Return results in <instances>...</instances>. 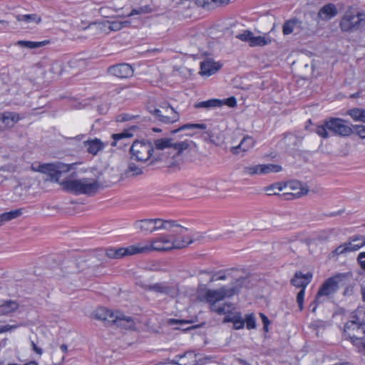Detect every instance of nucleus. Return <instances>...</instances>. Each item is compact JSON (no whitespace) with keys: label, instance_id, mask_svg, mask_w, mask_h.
<instances>
[{"label":"nucleus","instance_id":"a18cd8bd","mask_svg":"<svg viewBox=\"0 0 365 365\" xmlns=\"http://www.w3.org/2000/svg\"><path fill=\"white\" fill-rule=\"evenodd\" d=\"M229 0H196L197 5L202 7H206L207 5L214 3L216 5H221L227 4Z\"/></svg>","mask_w":365,"mask_h":365},{"label":"nucleus","instance_id":"6e6552de","mask_svg":"<svg viewBox=\"0 0 365 365\" xmlns=\"http://www.w3.org/2000/svg\"><path fill=\"white\" fill-rule=\"evenodd\" d=\"M190 144H194V143L187 140L173 143V139L171 138L155 139L153 143L154 148L157 150H163L165 148H173L176 150L173 157L179 156L184 150H187L190 146Z\"/></svg>","mask_w":365,"mask_h":365},{"label":"nucleus","instance_id":"412c9836","mask_svg":"<svg viewBox=\"0 0 365 365\" xmlns=\"http://www.w3.org/2000/svg\"><path fill=\"white\" fill-rule=\"evenodd\" d=\"M254 139L249 135H246L240 141L238 145L232 147L230 148V151L234 155H237L240 154V153H245L248 150L251 149L254 146Z\"/></svg>","mask_w":365,"mask_h":365},{"label":"nucleus","instance_id":"4c0bfd02","mask_svg":"<svg viewBox=\"0 0 365 365\" xmlns=\"http://www.w3.org/2000/svg\"><path fill=\"white\" fill-rule=\"evenodd\" d=\"M106 23L109 24L108 29L110 31H120L123 27L128 26L130 24V21H106Z\"/></svg>","mask_w":365,"mask_h":365},{"label":"nucleus","instance_id":"72a5a7b5","mask_svg":"<svg viewBox=\"0 0 365 365\" xmlns=\"http://www.w3.org/2000/svg\"><path fill=\"white\" fill-rule=\"evenodd\" d=\"M19 305L15 301L8 300L0 305V314H8L15 311Z\"/></svg>","mask_w":365,"mask_h":365},{"label":"nucleus","instance_id":"f03ea898","mask_svg":"<svg viewBox=\"0 0 365 365\" xmlns=\"http://www.w3.org/2000/svg\"><path fill=\"white\" fill-rule=\"evenodd\" d=\"M247 280V279L244 277L238 279L236 282L237 285L230 289L223 287L217 290L208 289L205 294V299L211 304L212 309L218 314H227L230 312V305L225 304L224 306L220 307L215 305L216 302L236 294L239 290L238 287L242 286Z\"/></svg>","mask_w":365,"mask_h":365},{"label":"nucleus","instance_id":"3c124183","mask_svg":"<svg viewBox=\"0 0 365 365\" xmlns=\"http://www.w3.org/2000/svg\"><path fill=\"white\" fill-rule=\"evenodd\" d=\"M151 11H152V9H150V7L149 6H141L138 9H133L128 16H133L135 14H148Z\"/></svg>","mask_w":365,"mask_h":365},{"label":"nucleus","instance_id":"2f4dec72","mask_svg":"<svg viewBox=\"0 0 365 365\" xmlns=\"http://www.w3.org/2000/svg\"><path fill=\"white\" fill-rule=\"evenodd\" d=\"M22 214V209H16L9 212H4L0 215V221L1 222L2 225H4L5 222L18 218Z\"/></svg>","mask_w":365,"mask_h":365},{"label":"nucleus","instance_id":"052dcab7","mask_svg":"<svg viewBox=\"0 0 365 365\" xmlns=\"http://www.w3.org/2000/svg\"><path fill=\"white\" fill-rule=\"evenodd\" d=\"M189 323H190L189 321L179 320V319H169L168 321V324L169 325H173V324H189Z\"/></svg>","mask_w":365,"mask_h":365},{"label":"nucleus","instance_id":"7c9ffc66","mask_svg":"<svg viewBox=\"0 0 365 365\" xmlns=\"http://www.w3.org/2000/svg\"><path fill=\"white\" fill-rule=\"evenodd\" d=\"M222 106V101L220 99H210L208 101H202L195 105L196 108H212Z\"/></svg>","mask_w":365,"mask_h":365},{"label":"nucleus","instance_id":"a19ab883","mask_svg":"<svg viewBox=\"0 0 365 365\" xmlns=\"http://www.w3.org/2000/svg\"><path fill=\"white\" fill-rule=\"evenodd\" d=\"M130 173L131 176H138L143 174V170L135 163H131L128 165L124 174L126 177H128Z\"/></svg>","mask_w":365,"mask_h":365},{"label":"nucleus","instance_id":"b1692460","mask_svg":"<svg viewBox=\"0 0 365 365\" xmlns=\"http://www.w3.org/2000/svg\"><path fill=\"white\" fill-rule=\"evenodd\" d=\"M171 115H165L162 113V111L160 109L155 108L153 110H150V113H153L156 118L163 123H170L176 122L179 120V114L175 110L174 108H170Z\"/></svg>","mask_w":365,"mask_h":365},{"label":"nucleus","instance_id":"49530a36","mask_svg":"<svg viewBox=\"0 0 365 365\" xmlns=\"http://www.w3.org/2000/svg\"><path fill=\"white\" fill-rule=\"evenodd\" d=\"M62 65L59 62H53L49 68V72L54 74V76L53 78H55L56 76H58L62 73Z\"/></svg>","mask_w":365,"mask_h":365},{"label":"nucleus","instance_id":"6ab92c4d","mask_svg":"<svg viewBox=\"0 0 365 365\" xmlns=\"http://www.w3.org/2000/svg\"><path fill=\"white\" fill-rule=\"evenodd\" d=\"M312 278V274L311 273L304 274L301 272H297L291 280V284L297 288L305 289L310 283Z\"/></svg>","mask_w":365,"mask_h":365},{"label":"nucleus","instance_id":"f257e3e1","mask_svg":"<svg viewBox=\"0 0 365 365\" xmlns=\"http://www.w3.org/2000/svg\"><path fill=\"white\" fill-rule=\"evenodd\" d=\"M195 240L189 235H161L151 240L150 245H139L140 253L151 251L165 252L173 249H182L194 242Z\"/></svg>","mask_w":365,"mask_h":365},{"label":"nucleus","instance_id":"4be33fe9","mask_svg":"<svg viewBox=\"0 0 365 365\" xmlns=\"http://www.w3.org/2000/svg\"><path fill=\"white\" fill-rule=\"evenodd\" d=\"M221 68V65L219 63H216L212 60H205L200 63V74L202 76H210Z\"/></svg>","mask_w":365,"mask_h":365},{"label":"nucleus","instance_id":"39448f33","mask_svg":"<svg viewBox=\"0 0 365 365\" xmlns=\"http://www.w3.org/2000/svg\"><path fill=\"white\" fill-rule=\"evenodd\" d=\"M344 277V274H339L324 282L317 293L314 301L310 304V307L314 305L312 312H315L318 304L323 302L322 297H329L337 292Z\"/></svg>","mask_w":365,"mask_h":365},{"label":"nucleus","instance_id":"774afa93","mask_svg":"<svg viewBox=\"0 0 365 365\" xmlns=\"http://www.w3.org/2000/svg\"><path fill=\"white\" fill-rule=\"evenodd\" d=\"M361 294H362L363 299L365 302V286L361 287Z\"/></svg>","mask_w":365,"mask_h":365},{"label":"nucleus","instance_id":"1a4fd4ad","mask_svg":"<svg viewBox=\"0 0 365 365\" xmlns=\"http://www.w3.org/2000/svg\"><path fill=\"white\" fill-rule=\"evenodd\" d=\"M344 336L351 340L354 344L365 346V324L357 325L346 323L344 328Z\"/></svg>","mask_w":365,"mask_h":365},{"label":"nucleus","instance_id":"ddd939ff","mask_svg":"<svg viewBox=\"0 0 365 365\" xmlns=\"http://www.w3.org/2000/svg\"><path fill=\"white\" fill-rule=\"evenodd\" d=\"M295 30H297V34L302 31H304V34H308V31L313 32V29L308 26H305L303 22L297 18L291 19L284 23L282 26V33L284 35H289Z\"/></svg>","mask_w":365,"mask_h":365},{"label":"nucleus","instance_id":"423d86ee","mask_svg":"<svg viewBox=\"0 0 365 365\" xmlns=\"http://www.w3.org/2000/svg\"><path fill=\"white\" fill-rule=\"evenodd\" d=\"M364 24L365 13L349 9L341 18L339 26L344 32H352L359 29Z\"/></svg>","mask_w":365,"mask_h":365},{"label":"nucleus","instance_id":"f704fd0d","mask_svg":"<svg viewBox=\"0 0 365 365\" xmlns=\"http://www.w3.org/2000/svg\"><path fill=\"white\" fill-rule=\"evenodd\" d=\"M133 136V134L130 133L128 130H124L120 133H115L112 135V138L113 141L111 143V145L113 147L118 146V142L120 140H126L130 138Z\"/></svg>","mask_w":365,"mask_h":365},{"label":"nucleus","instance_id":"cd10ccee","mask_svg":"<svg viewBox=\"0 0 365 365\" xmlns=\"http://www.w3.org/2000/svg\"><path fill=\"white\" fill-rule=\"evenodd\" d=\"M349 318L346 323H353L357 325L365 324V308L358 307L351 312Z\"/></svg>","mask_w":365,"mask_h":365},{"label":"nucleus","instance_id":"864d4df0","mask_svg":"<svg viewBox=\"0 0 365 365\" xmlns=\"http://www.w3.org/2000/svg\"><path fill=\"white\" fill-rule=\"evenodd\" d=\"M134 118H135L134 115H131L127 114V113H122V114L118 115L116 117V120L118 122H125V121H129V120L133 119Z\"/></svg>","mask_w":365,"mask_h":365},{"label":"nucleus","instance_id":"5701e85b","mask_svg":"<svg viewBox=\"0 0 365 365\" xmlns=\"http://www.w3.org/2000/svg\"><path fill=\"white\" fill-rule=\"evenodd\" d=\"M83 145L86 148L87 152L93 155H96L105 148V144L98 138L85 140Z\"/></svg>","mask_w":365,"mask_h":365},{"label":"nucleus","instance_id":"c756f323","mask_svg":"<svg viewBox=\"0 0 365 365\" xmlns=\"http://www.w3.org/2000/svg\"><path fill=\"white\" fill-rule=\"evenodd\" d=\"M48 43V41H18L15 43V45L19 46L23 48H27L29 49L38 48L42 46H46Z\"/></svg>","mask_w":365,"mask_h":365},{"label":"nucleus","instance_id":"6e6d98bb","mask_svg":"<svg viewBox=\"0 0 365 365\" xmlns=\"http://www.w3.org/2000/svg\"><path fill=\"white\" fill-rule=\"evenodd\" d=\"M357 132V134L361 138H365V126L361 125H356L352 127Z\"/></svg>","mask_w":365,"mask_h":365},{"label":"nucleus","instance_id":"393cba45","mask_svg":"<svg viewBox=\"0 0 365 365\" xmlns=\"http://www.w3.org/2000/svg\"><path fill=\"white\" fill-rule=\"evenodd\" d=\"M113 324H115L117 327L125 329H133L135 325L132 317H126L119 312H117L116 320H115Z\"/></svg>","mask_w":365,"mask_h":365},{"label":"nucleus","instance_id":"5fc2aeb1","mask_svg":"<svg viewBox=\"0 0 365 365\" xmlns=\"http://www.w3.org/2000/svg\"><path fill=\"white\" fill-rule=\"evenodd\" d=\"M222 106L227 105L230 108H234L237 105V101L235 97H230V98H228L227 99L222 100Z\"/></svg>","mask_w":365,"mask_h":365},{"label":"nucleus","instance_id":"c9c22d12","mask_svg":"<svg viewBox=\"0 0 365 365\" xmlns=\"http://www.w3.org/2000/svg\"><path fill=\"white\" fill-rule=\"evenodd\" d=\"M76 165V163L65 164L61 162H56V167L57 175L60 177L62 173H66L72 169H75Z\"/></svg>","mask_w":365,"mask_h":365},{"label":"nucleus","instance_id":"680f3d73","mask_svg":"<svg viewBox=\"0 0 365 365\" xmlns=\"http://www.w3.org/2000/svg\"><path fill=\"white\" fill-rule=\"evenodd\" d=\"M226 279V276L225 274H221L220 273L215 274L210 279V282H214L217 280H225Z\"/></svg>","mask_w":365,"mask_h":365},{"label":"nucleus","instance_id":"7ed1b4c3","mask_svg":"<svg viewBox=\"0 0 365 365\" xmlns=\"http://www.w3.org/2000/svg\"><path fill=\"white\" fill-rule=\"evenodd\" d=\"M329 131L336 135L347 137L353 133V128L344 119L329 118L322 125L316 128V133L322 138H327L329 136Z\"/></svg>","mask_w":365,"mask_h":365},{"label":"nucleus","instance_id":"c85d7f7f","mask_svg":"<svg viewBox=\"0 0 365 365\" xmlns=\"http://www.w3.org/2000/svg\"><path fill=\"white\" fill-rule=\"evenodd\" d=\"M4 129L12 127L19 119L15 113H4L1 114Z\"/></svg>","mask_w":365,"mask_h":365},{"label":"nucleus","instance_id":"79ce46f5","mask_svg":"<svg viewBox=\"0 0 365 365\" xmlns=\"http://www.w3.org/2000/svg\"><path fill=\"white\" fill-rule=\"evenodd\" d=\"M284 186L281 183H274L265 188V191L268 195H277L282 190Z\"/></svg>","mask_w":365,"mask_h":365},{"label":"nucleus","instance_id":"2eb2a0df","mask_svg":"<svg viewBox=\"0 0 365 365\" xmlns=\"http://www.w3.org/2000/svg\"><path fill=\"white\" fill-rule=\"evenodd\" d=\"M108 73L120 78H128L133 76V68L128 63H119L108 68Z\"/></svg>","mask_w":365,"mask_h":365},{"label":"nucleus","instance_id":"a878e982","mask_svg":"<svg viewBox=\"0 0 365 365\" xmlns=\"http://www.w3.org/2000/svg\"><path fill=\"white\" fill-rule=\"evenodd\" d=\"M173 364L178 365H196V354L192 351L185 352L183 355H177Z\"/></svg>","mask_w":365,"mask_h":365},{"label":"nucleus","instance_id":"473e14b6","mask_svg":"<svg viewBox=\"0 0 365 365\" xmlns=\"http://www.w3.org/2000/svg\"><path fill=\"white\" fill-rule=\"evenodd\" d=\"M346 114L350 115L355 121L365 123V110L361 108H352L346 111Z\"/></svg>","mask_w":365,"mask_h":365},{"label":"nucleus","instance_id":"4d7b16f0","mask_svg":"<svg viewBox=\"0 0 365 365\" xmlns=\"http://www.w3.org/2000/svg\"><path fill=\"white\" fill-rule=\"evenodd\" d=\"M259 317L262 319L263 323V329L265 331H268V326L270 323L268 317L263 313H259Z\"/></svg>","mask_w":365,"mask_h":365},{"label":"nucleus","instance_id":"f8f14e48","mask_svg":"<svg viewBox=\"0 0 365 365\" xmlns=\"http://www.w3.org/2000/svg\"><path fill=\"white\" fill-rule=\"evenodd\" d=\"M240 40L247 42L251 47L264 46L271 43V39L265 36H255L254 34L249 30L244 31L242 34L236 36Z\"/></svg>","mask_w":365,"mask_h":365},{"label":"nucleus","instance_id":"e433bc0d","mask_svg":"<svg viewBox=\"0 0 365 365\" xmlns=\"http://www.w3.org/2000/svg\"><path fill=\"white\" fill-rule=\"evenodd\" d=\"M206 128H207V125L204 123H187V124H185L182 126H180L178 129L173 130L171 131V133L175 134V133H177L178 132H180L182 130H188V129H194V128L205 130V129H206Z\"/></svg>","mask_w":365,"mask_h":365},{"label":"nucleus","instance_id":"bf43d9fd","mask_svg":"<svg viewBox=\"0 0 365 365\" xmlns=\"http://www.w3.org/2000/svg\"><path fill=\"white\" fill-rule=\"evenodd\" d=\"M72 67H83L84 68L86 65V62L83 59L75 60L70 62Z\"/></svg>","mask_w":365,"mask_h":365},{"label":"nucleus","instance_id":"09e8293b","mask_svg":"<svg viewBox=\"0 0 365 365\" xmlns=\"http://www.w3.org/2000/svg\"><path fill=\"white\" fill-rule=\"evenodd\" d=\"M232 323L235 329H242L245 326V320L242 319L240 313L235 314V318Z\"/></svg>","mask_w":365,"mask_h":365},{"label":"nucleus","instance_id":"0eeeda50","mask_svg":"<svg viewBox=\"0 0 365 365\" xmlns=\"http://www.w3.org/2000/svg\"><path fill=\"white\" fill-rule=\"evenodd\" d=\"M152 152H154L153 143L145 140H135L130 148V158L138 162L150 160Z\"/></svg>","mask_w":365,"mask_h":365},{"label":"nucleus","instance_id":"603ef678","mask_svg":"<svg viewBox=\"0 0 365 365\" xmlns=\"http://www.w3.org/2000/svg\"><path fill=\"white\" fill-rule=\"evenodd\" d=\"M305 294V289H301L297 295V302L299 310L302 311L304 309V299Z\"/></svg>","mask_w":365,"mask_h":365},{"label":"nucleus","instance_id":"dca6fc26","mask_svg":"<svg viewBox=\"0 0 365 365\" xmlns=\"http://www.w3.org/2000/svg\"><path fill=\"white\" fill-rule=\"evenodd\" d=\"M146 289L158 293L167 294L171 297H174L178 294V289L175 286H168L165 283H155L148 285Z\"/></svg>","mask_w":365,"mask_h":365},{"label":"nucleus","instance_id":"4468645a","mask_svg":"<svg viewBox=\"0 0 365 365\" xmlns=\"http://www.w3.org/2000/svg\"><path fill=\"white\" fill-rule=\"evenodd\" d=\"M140 253L139 245H131L128 247L108 248L106 251L108 257L112 259H120L124 256L133 255Z\"/></svg>","mask_w":365,"mask_h":365},{"label":"nucleus","instance_id":"0e129e2a","mask_svg":"<svg viewBox=\"0 0 365 365\" xmlns=\"http://www.w3.org/2000/svg\"><path fill=\"white\" fill-rule=\"evenodd\" d=\"M235 318V314L232 316L230 315H226L224 318L223 322H232Z\"/></svg>","mask_w":365,"mask_h":365},{"label":"nucleus","instance_id":"13d9d810","mask_svg":"<svg viewBox=\"0 0 365 365\" xmlns=\"http://www.w3.org/2000/svg\"><path fill=\"white\" fill-rule=\"evenodd\" d=\"M357 262L361 268L365 271V252L359 253L357 257Z\"/></svg>","mask_w":365,"mask_h":365},{"label":"nucleus","instance_id":"bb28decb","mask_svg":"<svg viewBox=\"0 0 365 365\" xmlns=\"http://www.w3.org/2000/svg\"><path fill=\"white\" fill-rule=\"evenodd\" d=\"M154 219H143L137 220L134 223V227L136 230L145 234L155 232Z\"/></svg>","mask_w":365,"mask_h":365},{"label":"nucleus","instance_id":"a211bd4d","mask_svg":"<svg viewBox=\"0 0 365 365\" xmlns=\"http://www.w3.org/2000/svg\"><path fill=\"white\" fill-rule=\"evenodd\" d=\"M32 170L36 172L48 174L51 177V180L61 182H59V176L56 173V163L41 164L37 167L32 166Z\"/></svg>","mask_w":365,"mask_h":365},{"label":"nucleus","instance_id":"ea45409f","mask_svg":"<svg viewBox=\"0 0 365 365\" xmlns=\"http://www.w3.org/2000/svg\"><path fill=\"white\" fill-rule=\"evenodd\" d=\"M282 167L275 164L261 165V175L270 173H279L282 170Z\"/></svg>","mask_w":365,"mask_h":365},{"label":"nucleus","instance_id":"338daca9","mask_svg":"<svg viewBox=\"0 0 365 365\" xmlns=\"http://www.w3.org/2000/svg\"><path fill=\"white\" fill-rule=\"evenodd\" d=\"M61 349L62 350V351H63L64 353H66L68 351V346L66 345V344H62L61 346Z\"/></svg>","mask_w":365,"mask_h":365},{"label":"nucleus","instance_id":"f3484780","mask_svg":"<svg viewBox=\"0 0 365 365\" xmlns=\"http://www.w3.org/2000/svg\"><path fill=\"white\" fill-rule=\"evenodd\" d=\"M116 314L113 311L109 310L106 307H99L96 312L94 317L96 319L105 322L108 324H113L115 320H116Z\"/></svg>","mask_w":365,"mask_h":365},{"label":"nucleus","instance_id":"de8ad7c7","mask_svg":"<svg viewBox=\"0 0 365 365\" xmlns=\"http://www.w3.org/2000/svg\"><path fill=\"white\" fill-rule=\"evenodd\" d=\"M294 184H296V185L299 186V188L300 190L299 192H297V193L294 194V195H295L297 197H301V196L306 195L308 194L309 189V187L306 184H302L299 182H294Z\"/></svg>","mask_w":365,"mask_h":365},{"label":"nucleus","instance_id":"9d476101","mask_svg":"<svg viewBox=\"0 0 365 365\" xmlns=\"http://www.w3.org/2000/svg\"><path fill=\"white\" fill-rule=\"evenodd\" d=\"M365 245V237L364 235H354L349 238L348 242L340 245L331 255L332 257L340 255L346 252L356 251Z\"/></svg>","mask_w":365,"mask_h":365},{"label":"nucleus","instance_id":"aec40b11","mask_svg":"<svg viewBox=\"0 0 365 365\" xmlns=\"http://www.w3.org/2000/svg\"><path fill=\"white\" fill-rule=\"evenodd\" d=\"M338 14L336 6L331 3L323 6L317 14V19L322 21H329Z\"/></svg>","mask_w":365,"mask_h":365},{"label":"nucleus","instance_id":"20e7f679","mask_svg":"<svg viewBox=\"0 0 365 365\" xmlns=\"http://www.w3.org/2000/svg\"><path fill=\"white\" fill-rule=\"evenodd\" d=\"M60 185L63 190L76 195H93L101 187L100 183L96 180L86 178L78 180H66L61 182Z\"/></svg>","mask_w":365,"mask_h":365},{"label":"nucleus","instance_id":"8fccbe9b","mask_svg":"<svg viewBox=\"0 0 365 365\" xmlns=\"http://www.w3.org/2000/svg\"><path fill=\"white\" fill-rule=\"evenodd\" d=\"M245 322H246V327L248 329H255L256 327L255 318L253 314L247 315Z\"/></svg>","mask_w":365,"mask_h":365},{"label":"nucleus","instance_id":"e2e57ef3","mask_svg":"<svg viewBox=\"0 0 365 365\" xmlns=\"http://www.w3.org/2000/svg\"><path fill=\"white\" fill-rule=\"evenodd\" d=\"M31 346L33 350L38 354L41 355L43 353V350L41 348H38L34 341H31Z\"/></svg>","mask_w":365,"mask_h":365},{"label":"nucleus","instance_id":"37998d69","mask_svg":"<svg viewBox=\"0 0 365 365\" xmlns=\"http://www.w3.org/2000/svg\"><path fill=\"white\" fill-rule=\"evenodd\" d=\"M163 150H157L154 148V152H152V156L150 160V164H155L160 161H164L167 158V156L162 152Z\"/></svg>","mask_w":365,"mask_h":365},{"label":"nucleus","instance_id":"c03bdc74","mask_svg":"<svg viewBox=\"0 0 365 365\" xmlns=\"http://www.w3.org/2000/svg\"><path fill=\"white\" fill-rule=\"evenodd\" d=\"M243 173L246 175H261V165H249L243 168Z\"/></svg>","mask_w":365,"mask_h":365},{"label":"nucleus","instance_id":"9b49d317","mask_svg":"<svg viewBox=\"0 0 365 365\" xmlns=\"http://www.w3.org/2000/svg\"><path fill=\"white\" fill-rule=\"evenodd\" d=\"M155 231L166 230L173 235H184L188 229L177 223L175 220H163L160 218L154 219Z\"/></svg>","mask_w":365,"mask_h":365},{"label":"nucleus","instance_id":"69168bd1","mask_svg":"<svg viewBox=\"0 0 365 365\" xmlns=\"http://www.w3.org/2000/svg\"><path fill=\"white\" fill-rule=\"evenodd\" d=\"M9 330L8 326H0V333L4 332Z\"/></svg>","mask_w":365,"mask_h":365},{"label":"nucleus","instance_id":"58836bf2","mask_svg":"<svg viewBox=\"0 0 365 365\" xmlns=\"http://www.w3.org/2000/svg\"><path fill=\"white\" fill-rule=\"evenodd\" d=\"M16 19L19 21H24L26 23H30L31 21H34L37 24L40 23L41 21V19L39 16L37 14H25V15H18L16 16Z\"/></svg>","mask_w":365,"mask_h":365}]
</instances>
